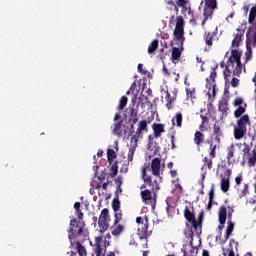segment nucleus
<instances>
[{
    "mask_svg": "<svg viewBox=\"0 0 256 256\" xmlns=\"http://www.w3.org/2000/svg\"><path fill=\"white\" fill-rule=\"evenodd\" d=\"M215 35V32H205L204 39L208 47H211V45H213V39H215Z\"/></svg>",
    "mask_w": 256,
    "mask_h": 256,
    "instance_id": "nucleus-27",
    "label": "nucleus"
},
{
    "mask_svg": "<svg viewBox=\"0 0 256 256\" xmlns=\"http://www.w3.org/2000/svg\"><path fill=\"white\" fill-rule=\"evenodd\" d=\"M147 171H151V163H145L142 167V180L144 183L140 186L141 191L148 189L158 192L160 189L159 183L157 180H153V177L147 175Z\"/></svg>",
    "mask_w": 256,
    "mask_h": 256,
    "instance_id": "nucleus-2",
    "label": "nucleus"
},
{
    "mask_svg": "<svg viewBox=\"0 0 256 256\" xmlns=\"http://www.w3.org/2000/svg\"><path fill=\"white\" fill-rule=\"evenodd\" d=\"M137 141L130 140V149L128 151V161H133V155H135V150L137 149Z\"/></svg>",
    "mask_w": 256,
    "mask_h": 256,
    "instance_id": "nucleus-24",
    "label": "nucleus"
},
{
    "mask_svg": "<svg viewBox=\"0 0 256 256\" xmlns=\"http://www.w3.org/2000/svg\"><path fill=\"white\" fill-rule=\"evenodd\" d=\"M70 241L75 237H89V231L85 229V222L77 223V219L73 218L70 221V228L68 231Z\"/></svg>",
    "mask_w": 256,
    "mask_h": 256,
    "instance_id": "nucleus-4",
    "label": "nucleus"
},
{
    "mask_svg": "<svg viewBox=\"0 0 256 256\" xmlns=\"http://www.w3.org/2000/svg\"><path fill=\"white\" fill-rule=\"evenodd\" d=\"M154 137L158 139V137H161V133H165V124H159V123H154L152 125Z\"/></svg>",
    "mask_w": 256,
    "mask_h": 256,
    "instance_id": "nucleus-20",
    "label": "nucleus"
},
{
    "mask_svg": "<svg viewBox=\"0 0 256 256\" xmlns=\"http://www.w3.org/2000/svg\"><path fill=\"white\" fill-rule=\"evenodd\" d=\"M208 145H210V148H209V158L210 159H215V157H216V151H217V149H219V145H217V144H213V142L212 143H208Z\"/></svg>",
    "mask_w": 256,
    "mask_h": 256,
    "instance_id": "nucleus-32",
    "label": "nucleus"
},
{
    "mask_svg": "<svg viewBox=\"0 0 256 256\" xmlns=\"http://www.w3.org/2000/svg\"><path fill=\"white\" fill-rule=\"evenodd\" d=\"M141 198L143 200V203H145V205H151V207H154L155 205V197H157V192L156 191H151L147 188H145L144 190H142L140 192Z\"/></svg>",
    "mask_w": 256,
    "mask_h": 256,
    "instance_id": "nucleus-11",
    "label": "nucleus"
},
{
    "mask_svg": "<svg viewBox=\"0 0 256 256\" xmlns=\"http://www.w3.org/2000/svg\"><path fill=\"white\" fill-rule=\"evenodd\" d=\"M225 176L226 177H224V179H230V177H231V169H226V171H225Z\"/></svg>",
    "mask_w": 256,
    "mask_h": 256,
    "instance_id": "nucleus-62",
    "label": "nucleus"
},
{
    "mask_svg": "<svg viewBox=\"0 0 256 256\" xmlns=\"http://www.w3.org/2000/svg\"><path fill=\"white\" fill-rule=\"evenodd\" d=\"M233 243L236 245V247L239 245V242H236L234 239L230 240L229 248L227 250L228 256H235V251L231 248Z\"/></svg>",
    "mask_w": 256,
    "mask_h": 256,
    "instance_id": "nucleus-43",
    "label": "nucleus"
},
{
    "mask_svg": "<svg viewBox=\"0 0 256 256\" xmlns=\"http://www.w3.org/2000/svg\"><path fill=\"white\" fill-rule=\"evenodd\" d=\"M205 142V134H203L201 131H197L194 134V143L195 145H201V143Z\"/></svg>",
    "mask_w": 256,
    "mask_h": 256,
    "instance_id": "nucleus-26",
    "label": "nucleus"
},
{
    "mask_svg": "<svg viewBox=\"0 0 256 256\" xmlns=\"http://www.w3.org/2000/svg\"><path fill=\"white\" fill-rule=\"evenodd\" d=\"M218 111L221 113V119H223V117H227L229 113V100H227V98L219 101Z\"/></svg>",
    "mask_w": 256,
    "mask_h": 256,
    "instance_id": "nucleus-17",
    "label": "nucleus"
},
{
    "mask_svg": "<svg viewBox=\"0 0 256 256\" xmlns=\"http://www.w3.org/2000/svg\"><path fill=\"white\" fill-rule=\"evenodd\" d=\"M230 84H231V86L234 87V88H235V87H239V79L233 77V78L231 79V81H230Z\"/></svg>",
    "mask_w": 256,
    "mask_h": 256,
    "instance_id": "nucleus-53",
    "label": "nucleus"
},
{
    "mask_svg": "<svg viewBox=\"0 0 256 256\" xmlns=\"http://www.w3.org/2000/svg\"><path fill=\"white\" fill-rule=\"evenodd\" d=\"M241 55L242 53L239 50L234 49L231 51V56L229 57L226 64L224 61L220 63L221 69H224L225 67L223 75L226 83H229L231 81V75H234L235 77H240L241 73H243Z\"/></svg>",
    "mask_w": 256,
    "mask_h": 256,
    "instance_id": "nucleus-1",
    "label": "nucleus"
},
{
    "mask_svg": "<svg viewBox=\"0 0 256 256\" xmlns=\"http://www.w3.org/2000/svg\"><path fill=\"white\" fill-rule=\"evenodd\" d=\"M249 193V186L247 184L244 185L243 189L241 190L239 197L243 198Z\"/></svg>",
    "mask_w": 256,
    "mask_h": 256,
    "instance_id": "nucleus-49",
    "label": "nucleus"
},
{
    "mask_svg": "<svg viewBox=\"0 0 256 256\" xmlns=\"http://www.w3.org/2000/svg\"><path fill=\"white\" fill-rule=\"evenodd\" d=\"M215 9H217V0H205V6L203 10L204 20L202 21V27L209 21V19H213V13H215Z\"/></svg>",
    "mask_w": 256,
    "mask_h": 256,
    "instance_id": "nucleus-7",
    "label": "nucleus"
},
{
    "mask_svg": "<svg viewBox=\"0 0 256 256\" xmlns=\"http://www.w3.org/2000/svg\"><path fill=\"white\" fill-rule=\"evenodd\" d=\"M221 135L212 134L210 140H207V143H212L213 145H221Z\"/></svg>",
    "mask_w": 256,
    "mask_h": 256,
    "instance_id": "nucleus-36",
    "label": "nucleus"
},
{
    "mask_svg": "<svg viewBox=\"0 0 256 256\" xmlns=\"http://www.w3.org/2000/svg\"><path fill=\"white\" fill-rule=\"evenodd\" d=\"M138 235L140 239H147V237L151 236V232L149 231V219L145 216L144 224H140L138 226Z\"/></svg>",
    "mask_w": 256,
    "mask_h": 256,
    "instance_id": "nucleus-14",
    "label": "nucleus"
},
{
    "mask_svg": "<svg viewBox=\"0 0 256 256\" xmlns=\"http://www.w3.org/2000/svg\"><path fill=\"white\" fill-rule=\"evenodd\" d=\"M252 53H253V50H251V48L247 46V51L245 52V63H247L248 61H251Z\"/></svg>",
    "mask_w": 256,
    "mask_h": 256,
    "instance_id": "nucleus-48",
    "label": "nucleus"
},
{
    "mask_svg": "<svg viewBox=\"0 0 256 256\" xmlns=\"http://www.w3.org/2000/svg\"><path fill=\"white\" fill-rule=\"evenodd\" d=\"M170 138H171V149H175V133L171 134L170 135Z\"/></svg>",
    "mask_w": 256,
    "mask_h": 256,
    "instance_id": "nucleus-59",
    "label": "nucleus"
},
{
    "mask_svg": "<svg viewBox=\"0 0 256 256\" xmlns=\"http://www.w3.org/2000/svg\"><path fill=\"white\" fill-rule=\"evenodd\" d=\"M101 236L96 237L95 239V253L96 256H105V253H103V248L101 247Z\"/></svg>",
    "mask_w": 256,
    "mask_h": 256,
    "instance_id": "nucleus-23",
    "label": "nucleus"
},
{
    "mask_svg": "<svg viewBox=\"0 0 256 256\" xmlns=\"http://www.w3.org/2000/svg\"><path fill=\"white\" fill-rule=\"evenodd\" d=\"M127 96H122L119 100L118 111H123L127 107Z\"/></svg>",
    "mask_w": 256,
    "mask_h": 256,
    "instance_id": "nucleus-42",
    "label": "nucleus"
},
{
    "mask_svg": "<svg viewBox=\"0 0 256 256\" xmlns=\"http://www.w3.org/2000/svg\"><path fill=\"white\" fill-rule=\"evenodd\" d=\"M200 118L202 120V125H205V123H209V118L207 116L201 114Z\"/></svg>",
    "mask_w": 256,
    "mask_h": 256,
    "instance_id": "nucleus-58",
    "label": "nucleus"
},
{
    "mask_svg": "<svg viewBox=\"0 0 256 256\" xmlns=\"http://www.w3.org/2000/svg\"><path fill=\"white\" fill-rule=\"evenodd\" d=\"M177 127H183V114L181 112L176 113V115L172 118V125Z\"/></svg>",
    "mask_w": 256,
    "mask_h": 256,
    "instance_id": "nucleus-25",
    "label": "nucleus"
},
{
    "mask_svg": "<svg viewBox=\"0 0 256 256\" xmlns=\"http://www.w3.org/2000/svg\"><path fill=\"white\" fill-rule=\"evenodd\" d=\"M185 20H183V16L176 17V26L173 32L174 39L179 41L180 46L183 47V43H185Z\"/></svg>",
    "mask_w": 256,
    "mask_h": 256,
    "instance_id": "nucleus-5",
    "label": "nucleus"
},
{
    "mask_svg": "<svg viewBox=\"0 0 256 256\" xmlns=\"http://www.w3.org/2000/svg\"><path fill=\"white\" fill-rule=\"evenodd\" d=\"M185 235L188 239H190L189 245L191 248H193V235H195V230H188L185 232Z\"/></svg>",
    "mask_w": 256,
    "mask_h": 256,
    "instance_id": "nucleus-45",
    "label": "nucleus"
},
{
    "mask_svg": "<svg viewBox=\"0 0 256 256\" xmlns=\"http://www.w3.org/2000/svg\"><path fill=\"white\" fill-rule=\"evenodd\" d=\"M75 245L76 255L78 253L79 256H87V249H85V246H83L81 242H77Z\"/></svg>",
    "mask_w": 256,
    "mask_h": 256,
    "instance_id": "nucleus-29",
    "label": "nucleus"
},
{
    "mask_svg": "<svg viewBox=\"0 0 256 256\" xmlns=\"http://www.w3.org/2000/svg\"><path fill=\"white\" fill-rule=\"evenodd\" d=\"M114 127L112 130L113 135H117V137H123V118L121 117V114L116 113L114 115Z\"/></svg>",
    "mask_w": 256,
    "mask_h": 256,
    "instance_id": "nucleus-12",
    "label": "nucleus"
},
{
    "mask_svg": "<svg viewBox=\"0 0 256 256\" xmlns=\"http://www.w3.org/2000/svg\"><path fill=\"white\" fill-rule=\"evenodd\" d=\"M166 107L167 109H173V103H175V98H171L169 91H166Z\"/></svg>",
    "mask_w": 256,
    "mask_h": 256,
    "instance_id": "nucleus-40",
    "label": "nucleus"
},
{
    "mask_svg": "<svg viewBox=\"0 0 256 256\" xmlns=\"http://www.w3.org/2000/svg\"><path fill=\"white\" fill-rule=\"evenodd\" d=\"M235 181H236V185H241V181H243V177L242 176H237L235 178Z\"/></svg>",
    "mask_w": 256,
    "mask_h": 256,
    "instance_id": "nucleus-64",
    "label": "nucleus"
},
{
    "mask_svg": "<svg viewBox=\"0 0 256 256\" xmlns=\"http://www.w3.org/2000/svg\"><path fill=\"white\" fill-rule=\"evenodd\" d=\"M112 209L113 211H119L121 209V201H119V195L112 200Z\"/></svg>",
    "mask_w": 256,
    "mask_h": 256,
    "instance_id": "nucleus-41",
    "label": "nucleus"
},
{
    "mask_svg": "<svg viewBox=\"0 0 256 256\" xmlns=\"http://www.w3.org/2000/svg\"><path fill=\"white\" fill-rule=\"evenodd\" d=\"M136 223H137L138 227H141V225L145 224V220L143 219V217H137Z\"/></svg>",
    "mask_w": 256,
    "mask_h": 256,
    "instance_id": "nucleus-56",
    "label": "nucleus"
},
{
    "mask_svg": "<svg viewBox=\"0 0 256 256\" xmlns=\"http://www.w3.org/2000/svg\"><path fill=\"white\" fill-rule=\"evenodd\" d=\"M237 33L234 36V39L232 40V47H239L241 41H243V37H245V28L236 29Z\"/></svg>",
    "mask_w": 256,
    "mask_h": 256,
    "instance_id": "nucleus-18",
    "label": "nucleus"
},
{
    "mask_svg": "<svg viewBox=\"0 0 256 256\" xmlns=\"http://www.w3.org/2000/svg\"><path fill=\"white\" fill-rule=\"evenodd\" d=\"M236 123L237 125L234 127V138L237 140L243 139L247 133V125L251 127V118L249 117V114L240 116Z\"/></svg>",
    "mask_w": 256,
    "mask_h": 256,
    "instance_id": "nucleus-3",
    "label": "nucleus"
},
{
    "mask_svg": "<svg viewBox=\"0 0 256 256\" xmlns=\"http://www.w3.org/2000/svg\"><path fill=\"white\" fill-rule=\"evenodd\" d=\"M187 97L190 99H195V89H186Z\"/></svg>",
    "mask_w": 256,
    "mask_h": 256,
    "instance_id": "nucleus-52",
    "label": "nucleus"
},
{
    "mask_svg": "<svg viewBox=\"0 0 256 256\" xmlns=\"http://www.w3.org/2000/svg\"><path fill=\"white\" fill-rule=\"evenodd\" d=\"M138 73H141L142 75L147 73V71L143 69V64H138Z\"/></svg>",
    "mask_w": 256,
    "mask_h": 256,
    "instance_id": "nucleus-60",
    "label": "nucleus"
},
{
    "mask_svg": "<svg viewBox=\"0 0 256 256\" xmlns=\"http://www.w3.org/2000/svg\"><path fill=\"white\" fill-rule=\"evenodd\" d=\"M242 153L244 155V159H247L248 161H256V150L254 149L252 152H250L249 145H244Z\"/></svg>",
    "mask_w": 256,
    "mask_h": 256,
    "instance_id": "nucleus-19",
    "label": "nucleus"
},
{
    "mask_svg": "<svg viewBox=\"0 0 256 256\" xmlns=\"http://www.w3.org/2000/svg\"><path fill=\"white\" fill-rule=\"evenodd\" d=\"M98 221H111V215H109V209L104 208L101 211Z\"/></svg>",
    "mask_w": 256,
    "mask_h": 256,
    "instance_id": "nucleus-33",
    "label": "nucleus"
},
{
    "mask_svg": "<svg viewBox=\"0 0 256 256\" xmlns=\"http://www.w3.org/2000/svg\"><path fill=\"white\" fill-rule=\"evenodd\" d=\"M150 171H152L155 177H159V175H161V161H152Z\"/></svg>",
    "mask_w": 256,
    "mask_h": 256,
    "instance_id": "nucleus-22",
    "label": "nucleus"
},
{
    "mask_svg": "<svg viewBox=\"0 0 256 256\" xmlns=\"http://www.w3.org/2000/svg\"><path fill=\"white\" fill-rule=\"evenodd\" d=\"M111 220H98V226L100 229V233H105L107 229H109V223Z\"/></svg>",
    "mask_w": 256,
    "mask_h": 256,
    "instance_id": "nucleus-30",
    "label": "nucleus"
},
{
    "mask_svg": "<svg viewBox=\"0 0 256 256\" xmlns=\"http://www.w3.org/2000/svg\"><path fill=\"white\" fill-rule=\"evenodd\" d=\"M227 159L228 161H231V159L235 160V145L231 144L227 147Z\"/></svg>",
    "mask_w": 256,
    "mask_h": 256,
    "instance_id": "nucleus-39",
    "label": "nucleus"
},
{
    "mask_svg": "<svg viewBox=\"0 0 256 256\" xmlns=\"http://www.w3.org/2000/svg\"><path fill=\"white\" fill-rule=\"evenodd\" d=\"M184 217L188 223H191L192 230L195 231V235L201 234V218L198 220L195 219V214L189 209V207H185L184 209Z\"/></svg>",
    "mask_w": 256,
    "mask_h": 256,
    "instance_id": "nucleus-6",
    "label": "nucleus"
},
{
    "mask_svg": "<svg viewBox=\"0 0 256 256\" xmlns=\"http://www.w3.org/2000/svg\"><path fill=\"white\" fill-rule=\"evenodd\" d=\"M154 139H155V137H153L152 135L148 136V146H147V149H148V151H150V153L148 152L149 159H151L152 161H161V159L158 158V157H155V158L151 157V152L154 153V154L157 153V146H155Z\"/></svg>",
    "mask_w": 256,
    "mask_h": 256,
    "instance_id": "nucleus-16",
    "label": "nucleus"
},
{
    "mask_svg": "<svg viewBox=\"0 0 256 256\" xmlns=\"http://www.w3.org/2000/svg\"><path fill=\"white\" fill-rule=\"evenodd\" d=\"M107 159L108 161H114V159H117V154L115 153V150L107 149Z\"/></svg>",
    "mask_w": 256,
    "mask_h": 256,
    "instance_id": "nucleus-44",
    "label": "nucleus"
},
{
    "mask_svg": "<svg viewBox=\"0 0 256 256\" xmlns=\"http://www.w3.org/2000/svg\"><path fill=\"white\" fill-rule=\"evenodd\" d=\"M218 220L220 225L218 226V229L220 231H223L224 225L227 221V206H220L219 211H218Z\"/></svg>",
    "mask_w": 256,
    "mask_h": 256,
    "instance_id": "nucleus-15",
    "label": "nucleus"
},
{
    "mask_svg": "<svg viewBox=\"0 0 256 256\" xmlns=\"http://www.w3.org/2000/svg\"><path fill=\"white\" fill-rule=\"evenodd\" d=\"M183 256H197V247L192 246V248L187 252V250H184Z\"/></svg>",
    "mask_w": 256,
    "mask_h": 256,
    "instance_id": "nucleus-46",
    "label": "nucleus"
},
{
    "mask_svg": "<svg viewBox=\"0 0 256 256\" xmlns=\"http://www.w3.org/2000/svg\"><path fill=\"white\" fill-rule=\"evenodd\" d=\"M221 191L227 193L229 191L230 183L229 178H222L220 183Z\"/></svg>",
    "mask_w": 256,
    "mask_h": 256,
    "instance_id": "nucleus-34",
    "label": "nucleus"
},
{
    "mask_svg": "<svg viewBox=\"0 0 256 256\" xmlns=\"http://www.w3.org/2000/svg\"><path fill=\"white\" fill-rule=\"evenodd\" d=\"M255 19H256V6H253L250 9V13H249V17H248V23L250 25H253V23H255Z\"/></svg>",
    "mask_w": 256,
    "mask_h": 256,
    "instance_id": "nucleus-38",
    "label": "nucleus"
},
{
    "mask_svg": "<svg viewBox=\"0 0 256 256\" xmlns=\"http://www.w3.org/2000/svg\"><path fill=\"white\" fill-rule=\"evenodd\" d=\"M209 201H213V198L215 197V188L212 186L209 191Z\"/></svg>",
    "mask_w": 256,
    "mask_h": 256,
    "instance_id": "nucleus-55",
    "label": "nucleus"
},
{
    "mask_svg": "<svg viewBox=\"0 0 256 256\" xmlns=\"http://www.w3.org/2000/svg\"><path fill=\"white\" fill-rule=\"evenodd\" d=\"M182 13H185L188 11V13H191V7H188L187 4H184V6H181Z\"/></svg>",
    "mask_w": 256,
    "mask_h": 256,
    "instance_id": "nucleus-61",
    "label": "nucleus"
},
{
    "mask_svg": "<svg viewBox=\"0 0 256 256\" xmlns=\"http://www.w3.org/2000/svg\"><path fill=\"white\" fill-rule=\"evenodd\" d=\"M233 213H235V210L231 206L226 207V219H228V226L226 228L225 233V240L229 239L231 237V234L233 233V229L235 227V224L231 219H233Z\"/></svg>",
    "mask_w": 256,
    "mask_h": 256,
    "instance_id": "nucleus-10",
    "label": "nucleus"
},
{
    "mask_svg": "<svg viewBox=\"0 0 256 256\" xmlns=\"http://www.w3.org/2000/svg\"><path fill=\"white\" fill-rule=\"evenodd\" d=\"M137 109L135 108V104L129 108V115H130V133L133 135L135 133V125L139 122V116L137 115Z\"/></svg>",
    "mask_w": 256,
    "mask_h": 256,
    "instance_id": "nucleus-13",
    "label": "nucleus"
},
{
    "mask_svg": "<svg viewBox=\"0 0 256 256\" xmlns=\"http://www.w3.org/2000/svg\"><path fill=\"white\" fill-rule=\"evenodd\" d=\"M187 0H176V7H185L187 5Z\"/></svg>",
    "mask_w": 256,
    "mask_h": 256,
    "instance_id": "nucleus-54",
    "label": "nucleus"
},
{
    "mask_svg": "<svg viewBox=\"0 0 256 256\" xmlns=\"http://www.w3.org/2000/svg\"><path fill=\"white\" fill-rule=\"evenodd\" d=\"M158 47H159V40H153L148 46V54L153 55V53L157 51Z\"/></svg>",
    "mask_w": 256,
    "mask_h": 256,
    "instance_id": "nucleus-35",
    "label": "nucleus"
},
{
    "mask_svg": "<svg viewBox=\"0 0 256 256\" xmlns=\"http://www.w3.org/2000/svg\"><path fill=\"white\" fill-rule=\"evenodd\" d=\"M207 175V172L203 171V173L201 174V180H199V184L201 185V188L204 189L205 188V177Z\"/></svg>",
    "mask_w": 256,
    "mask_h": 256,
    "instance_id": "nucleus-50",
    "label": "nucleus"
},
{
    "mask_svg": "<svg viewBox=\"0 0 256 256\" xmlns=\"http://www.w3.org/2000/svg\"><path fill=\"white\" fill-rule=\"evenodd\" d=\"M205 167H208V169H212V168H213V161H208V162H206V163L202 166V171H203V169H205Z\"/></svg>",
    "mask_w": 256,
    "mask_h": 256,
    "instance_id": "nucleus-57",
    "label": "nucleus"
},
{
    "mask_svg": "<svg viewBox=\"0 0 256 256\" xmlns=\"http://www.w3.org/2000/svg\"><path fill=\"white\" fill-rule=\"evenodd\" d=\"M212 135L223 136V132H221V127L219 125H217V123L214 124L213 134Z\"/></svg>",
    "mask_w": 256,
    "mask_h": 256,
    "instance_id": "nucleus-47",
    "label": "nucleus"
},
{
    "mask_svg": "<svg viewBox=\"0 0 256 256\" xmlns=\"http://www.w3.org/2000/svg\"><path fill=\"white\" fill-rule=\"evenodd\" d=\"M114 183L116 185V187H121V185H123V177L118 176L114 179Z\"/></svg>",
    "mask_w": 256,
    "mask_h": 256,
    "instance_id": "nucleus-51",
    "label": "nucleus"
},
{
    "mask_svg": "<svg viewBox=\"0 0 256 256\" xmlns=\"http://www.w3.org/2000/svg\"><path fill=\"white\" fill-rule=\"evenodd\" d=\"M181 53H183V46H181V44L179 45V47H173L172 48V63H177L176 61H179V59L181 58Z\"/></svg>",
    "mask_w": 256,
    "mask_h": 256,
    "instance_id": "nucleus-21",
    "label": "nucleus"
},
{
    "mask_svg": "<svg viewBox=\"0 0 256 256\" xmlns=\"http://www.w3.org/2000/svg\"><path fill=\"white\" fill-rule=\"evenodd\" d=\"M215 79H217V66L215 68H211L209 78H206V83H215Z\"/></svg>",
    "mask_w": 256,
    "mask_h": 256,
    "instance_id": "nucleus-31",
    "label": "nucleus"
},
{
    "mask_svg": "<svg viewBox=\"0 0 256 256\" xmlns=\"http://www.w3.org/2000/svg\"><path fill=\"white\" fill-rule=\"evenodd\" d=\"M148 131L149 127L147 126V120H140L138 122V128L136 129V132L131 136L130 140L139 143V139H142L143 133H147Z\"/></svg>",
    "mask_w": 256,
    "mask_h": 256,
    "instance_id": "nucleus-9",
    "label": "nucleus"
},
{
    "mask_svg": "<svg viewBox=\"0 0 256 256\" xmlns=\"http://www.w3.org/2000/svg\"><path fill=\"white\" fill-rule=\"evenodd\" d=\"M114 225H119V222L123 219V212L121 208L118 210H114Z\"/></svg>",
    "mask_w": 256,
    "mask_h": 256,
    "instance_id": "nucleus-37",
    "label": "nucleus"
},
{
    "mask_svg": "<svg viewBox=\"0 0 256 256\" xmlns=\"http://www.w3.org/2000/svg\"><path fill=\"white\" fill-rule=\"evenodd\" d=\"M232 105L233 107H237V109L234 110L235 119H239V117H243V115H245V111H247V103H245L243 98H235Z\"/></svg>",
    "mask_w": 256,
    "mask_h": 256,
    "instance_id": "nucleus-8",
    "label": "nucleus"
},
{
    "mask_svg": "<svg viewBox=\"0 0 256 256\" xmlns=\"http://www.w3.org/2000/svg\"><path fill=\"white\" fill-rule=\"evenodd\" d=\"M117 172H118L117 167L116 166H112V173L110 174L111 177H115V175H117Z\"/></svg>",
    "mask_w": 256,
    "mask_h": 256,
    "instance_id": "nucleus-63",
    "label": "nucleus"
},
{
    "mask_svg": "<svg viewBox=\"0 0 256 256\" xmlns=\"http://www.w3.org/2000/svg\"><path fill=\"white\" fill-rule=\"evenodd\" d=\"M112 235H114V237H119V235H121V233H123L125 227H123V225L121 224H114L112 227Z\"/></svg>",
    "mask_w": 256,
    "mask_h": 256,
    "instance_id": "nucleus-28",
    "label": "nucleus"
}]
</instances>
